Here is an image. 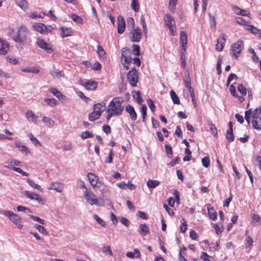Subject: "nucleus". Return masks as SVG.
Listing matches in <instances>:
<instances>
[{
    "mask_svg": "<svg viewBox=\"0 0 261 261\" xmlns=\"http://www.w3.org/2000/svg\"><path fill=\"white\" fill-rule=\"evenodd\" d=\"M10 35L15 42L20 44H24L27 40L28 30L25 27L21 26L18 29L17 32L12 30Z\"/></svg>",
    "mask_w": 261,
    "mask_h": 261,
    "instance_id": "nucleus-2",
    "label": "nucleus"
},
{
    "mask_svg": "<svg viewBox=\"0 0 261 261\" xmlns=\"http://www.w3.org/2000/svg\"><path fill=\"white\" fill-rule=\"evenodd\" d=\"M184 82L187 88H188V89L192 88V87L191 86V81L189 74H188L187 75H185L184 79Z\"/></svg>",
    "mask_w": 261,
    "mask_h": 261,
    "instance_id": "nucleus-41",
    "label": "nucleus"
},
{
    "mask_svg": "<svg viewBox=\"0 0 261 261\" xmlns=\"http://www.w3.org/2000/svg\"><path fill=\"white\" fill-rule=\"evenodd\" d=\"M243 48V42L242 40H238L237 42L231 45V50L233 55L237 58Z\"/></svg>",
    "mask_w": 261,
    "mask_h": 261,
    "instance_id": "nucleus-6",
    "label": "nucleus"
},
{
    "mask_svg": "<svg viewBox=\"0 0 261 261\" xmlns=\"http://www.w3.org/2000/svg\"><path fill=\"white\" fill-rule=\"evenodd\" d=\"M81 137L83 139H85L88 138L93 137V135L89 131H85L81 133Z\"/></svg>",
    "mask_w": 261,
    "mask_h": 261,
    "instance_id": "nucleus-47",
    "label": "nucleus"
},
{
    "mask_svg": "<svg viewBox=\"0 0 261 261\" xmlns=\"http://www.w3.org/2000/svg\"><path fill=\"white\" fill-rule=\"evenodd\" d=\"M106 108V103L103 101L95 104L93 106V112L90 113L89 115V120L94 121L99 118Z\"/></svg>",
    "mask_w": 261,
    "mask_h": 261,
    "instance_id": "nucleus-3",
    "label": "nucleus"
},
{
    "mask_svg": "<svg viewBox=\"0 0 261 261\" xmlns=\"http://www.w3.org/2000/svg\"><path fill=\"white\" fill-rule=\"evenodd\" d=\"M139 232L142 235L145 236L146 234L149 233V230L148 227L146 226V224H141L139 226Z\"/></svg>",
    "mask_w": 261,
    "mask_h": 261,
    "instance_id": "nucleus-30",
    "label": "nucleus"
},
{
    "mask_svg": "<svg viewBox=\"0 0 261 261\" xmlns=\"http://www.w3.org/2000/svg\"><path fill=\"white\" fill-rule=\"evenodd\" d=\"M165 24L168 27L171 25H175V21L171 15L166 14L164 17Z\"/></svg>",
    "mask_w": 261,
    "mask_h": 261,
    "instance_id": "nucleus-25",
    "label": "nucleus"
},
{
    "mask_svg": "<svg viewBox=\"0 0 261 261\" xmlns=\"http://www.w3.org/2000/svg\"><path fill=\"white\" fill-rule=\"evenodd\" d=\"M125 111L129 113V116L132 120L135 121L136 120L137 113L132 106L130 105H127L125 107Z\"/></svg>",
    "mask_w": 261,
    "mask_h": 261,
    "instance_id": "nucleus-17",
    "label": "nucleus"
},
{
    "mask_svg": "<svg viewBox=\"0 0 261 261\" xmlns=\"http://www.w3.org/2000/svg\"><path fill=\"white\" fill-rule=\"evenodd\" d=\"M147 104L151 111L153 112L154 111V109L155 108L153 101L151 99H148L147 100Z\"/></svg>",
    "mask_w": 261,
    "mask_h": 261,
    "instance_id": "nucleus-62",
    "label": "nucleus"
},
{
    "mask_svg": "<svg viewBox=\"0 0 261 261\" xmlns=\"http://www.w3.org/2000/svg\"><path fill=\"white\" fill-rule=\"evenodd\" d=\"M44 101L46 102L47 105H48L51 107H55L58 103V101L54 98H45Z\"/></svg>",
    "mask_w": 261,
    "mask_h": 261,
    "instance_id": "nucleus-37",
    "label": "nucleus"
},
{
    "mask_svg": "<svg viewBox=\"0 0 261 261\" xmlns=\"http://www.w3.org/2000/svg\"><path fill=\"white\" fill-rule=\"evenodd\" d=\"M17 210L19 212H24L25 213L29 212L31 213V211L30 209L27 208L23 206L19 205L17 207Z\"/></svg>",
    "mask_w": 261,
    "mask_h": 261,
    "instance_id": "nucleus-60",
    "label": "nucleus"
},
{
    "mask_svg": "<svg viewBox=\"0 0 261 261\" xmlns=\"http://www.w3.org/2000/svg\"><path fill=\"white\" fill-rule=\"evenodd\" d=\"M214 227L217 234H219L222 232L223 230L222 226H220L217 224H214Z\"/></svg>",
    "mask_w": 261,
    "mask_h": 261,
    "instance_id": "nucleus-64",
    "label": "nucleus"
},
{
    "mask_svg": "<svg viewBox=\"0 0 261 261\" xmlns=\"http://www.w3.org/2000/svg\"><path fill=\"white\" fill-rule=\"evenodd\" d=\"M232 10L235 14L241 16H249V13L245 10L241 9L238 6H235L232 7Z\"/></svg>",
    "mask_w": 261,
    "mask_h": 261,
    "instance_id": "nucleus-21",
    "label": "nucleus"
},
{
    "mask_svg": "<svg viewBox=\"0 0 261 261\" xmlns=\"http://www.w3.org/2000/svg\"><path fill=\"white\" fill-rule=\"evenodd\" d=\"M7 60L10 63H11L14 65H15L18 63V60H17V59H16L15 58H14L12 56H8L7 57Z\"/></svg>",
    "mask_w": 261,
    "mask_h": 261,
    "instance_id": "nucleus-53",
    "label": "nucleus"
},
{
    "mask_svg": "<svg viewBox=\"0 0 261 261\" xmlns=\"http://www.w3.org/2000/svg\"><path fill=\"white\" fill-rule=\"evenodd\" d=\"M226 137L230 142L233 141L234 140V136L233 135L232 131L230 132V130H228L227 131Z\"/></svg>",
    "mask_w": 261,
    "mask_h": 261,
    "instance_id": "nucleus-57",
    "label": "nucleus"
},
{
    "mask_svg": "<svg viewBox=\"0 0 261 261\" xmlns=\"http://www.w3.org/2000/svg\"><path fill=\"white\" fill-rule=\"evenodd\" d=\"M170 94L171 97L173 101V102L175 104L179 105L180 104V100L178 97L177 96L176 94L173 90H171L170 91Z\"/></svg>",
    "mask_w": 261,
    "mask_h": 261,
    "instance_id": "nucleus-35",
    "label": "nucleus"
},
{
    "mask_svg": "<svg viewBox=\"0 0 261 261\" xmlns=\"http://www.w3.org/2000/svg\"><path fill=\"white\" fill-rule=\"evenodd\" d=\"M123 101L120 98L117 97L112 99L106 110L107 120H109L112 117H118L121 114L124 109V106L122 105Z\"/></svg>",
    "mask_w": 261,
    "mask_h": 261,
    "instance_id": "nucleus-1",
    "label": "nucleus"
},
{
    "mask_svg": "<svg viewBox=\"0 0 261 261\" xmlns=\"http://www.w3.org/2000/svg\"><path fill=\"white\" fill-rule=\"evenodd\" d=\"M252 119L253 127L257 130H261V118L254 117Z\"/></svg>",
    "mask_w": 261,
    "mask_h": 261,
    "instance_id": "nucleus-24",
    "label": "nucleus"
},
{
    "mask_svg": "<svg viewBox=\"0 0 261 261\" xmlns=\"http://www.w3.org/2000/svg\"><path fill=\"white\" fill-rule=\"evenodd\" d=\"M36 43L39 47L45 50L48 53H50L54 50L51 45L46 42L42 39H38Z\"/></svg>",
    "mask_w": 261,
    "mask_h": 261,
    "instance_id": "nucleus-10",
    "label": "nucleus"
},
{
    "mask_svg": "<svg viewBox=\"0 0 261 261\" xmlns=\"http://www.w3.org/2000/svg\"><path fill=\"white\" fill-rule=\"evenodd\" d=\"M17 5L23 10L28 9V3L26 0H15Z\"/></svg>",
    "mask_w": 261,
    "mask_h": 261,
    "instance_id": "nucleus-29",
    "label": "nucleus"
},
{
    "mask_svg": "<svg viewBox=\"0 0 261 261\" xmlns=\"http://www.w3.org/2000/svg\"><path fill=\"white\" fill-rule=\"evenodd\" d=\"M9 44L6 41L0 39V55H6L9 50Z\"/></svg>",
    "mask_w": 261,
    "mask_h": 261,
    "instance_id": "nucleus-14",
    "label": "nucleus"
},
{
    "mask_svg": "<svg viewBox=\"0 0 261 261\" xmlns=\"http://www.w3.org/2000/svg\"><path fill=\"white\" fill-rule=\"evenodd\" d=\"M2 213L8 217L9 219L13 222L15 228L19 229L22 228L23 225L22 224L21 219L18 215L8 210L3 211Z\"/></svg>",
    "mask_w": 261,
    "mask_h": 261,
    "instance_id": "nucleus-4",
    "label": "nucleus"
},
{
    "mask_svg": "<svg viewBox=\"0 0 261 261\" xmlns=\"http://www.w3.org/2000/svg\"><path fill=\"white\" fill-rule=\"evenodd\" d=\"M94 218L96 220V221L102 226H105V221L101 219L97 215H94Z\"/></svg>",
    "mask_w": 261,
    "mask_h": 261,
    "instance_id": "nucleus-59",
    "label": "nucleus"
},
{
    "mask_svg": "<svg viewBox=\"0 0 261 261\" xmlns=\"http://www.w3.org/2000/svg\"><path fill=\"white\" fill-rule=\"evenodd\" d=\"M146 107L145 105H142L141 106V112L143 116V121H145V118L146 116Z\"/></svg>",
    "mask_w": 261,
    "mask_h": 261,
    "instance_id": "nucleus-61",
    "label": "nucleus"
},
{
    "mask_svg": "<svg viewBox=\"0 0 261 261\" xmlns=\"http://www.w3.org/2000/svg\"><path fill=\"white\" fill-rule=\"evenodd\" d=\"M23 194L26 197L31 200H36L39 203L41 204H43L45 201V200L40 196L33 192L25 191L23 192Z\"/></svg>",
    "mask_w": 261,
    "mask_h": 261,
    "instance_id": "nucleus-9",
    "label": "nucleus"
},
{
    "mask_svg": "<svg viewBox=\"0 0 261 261\" xmlns=\"http://www.w3.org/2000/svg\"><path fill=\"white\" fill-rule=\"evenodd\" d=\"M133 54L136 56H139L140 55V46L137 44L133 45Z\"/></svg>",
    "mask_w": 261,
    "mask_h": 261,
    "instance_id": "nucleus-52",
    "label": "nucleus"
},
{
    "mask_svg": "<svg viewBox=\"0 0 261 261\" xmlns=\"http://www.w3.org/2000/svg\"><path fill=\"white\" fill-rule=\"evenodd\" d=\"M186 250V247H183L180 249L179 253V260L180 261H188V260L183 256V254H185Z\"/></svg>",
    "mask_w": 261,
    "mask_h": 261,
    "instance_id": "nucleus-43",
    "label": "nucleus"
},
{
    "mask_svg": "<svg viewBox=\"0 0 261 261\" xmlns=\"http://www.w3.org/2000/svg\"><path fill=\"white\" fill-rule=\"evenodd\" d=\"M87 177L92 186H97L96 184L97 183L98 178L94 174L89 173L87 175Z\"/></svg>",
    "mask_w": 261,
    "mask_h": 261,
    "instance_id": "nucleus-23",
    "label": "nucleus"
},
{
    "mask_svg": "<svg viewBox=\"0 0 261 261\" xmlns=\"http://www.w3.org/2000/svg\"><path fill=\"white\" fill-rule=\"evenodd\" d=\"M49 91L53 93L55 96L58 97L59 100L64 102L66 100V97L63 95L59 91L55 88H51Z\"/></svg>",
    "mask_w": 261,
    "mask_h": 261,
    "instance_id": "nucleus-19",
    "label": "nucleus"
},
{
    "mask_svg": "<svg viewBox=\"0 0 261 261\" xmlns=\"http://www.w3.org/2000/svg\"><path fill=\"white\" fill-rule=\"evenodd\" d=\"M222 61V58L221 56H219L218 57V62L217 64V73L218 74H220L221 73V66Z\"/></svg>",
    "mask_w": 261,
    "mask_h": 261,
    "instance_id": "nucleus-48",
    "label": "nucleus"
},
{
    "mask_svg": "<svg viewBox=\"0 0 261 261\" xmlns=\"http://www.w3.org/2000/svg\"><path fill=\"white\" fill-rule=\"evenodd\" d=\"M177 2V0H169L168 8L171 12L174 11Z\"/></svg>",
    "mask_w": 261,
    "mask_h": 261,
    "instance_id": "nucleus-39",
    "label": "nucleus"
},
{
    "mask_svg": "<svg viewBox=\"0 0 261 261\" xmlns=\"http://www.w3.org/2000/svg\"><path fill=\"white\" fill-rule=\"evenodd\" d=\"M51 74L54 78L58 79H60L63 76L61 71H53L51 72Z\"/></svg>",
    "mask_w": 261,
    "mask_h": 261,
    "instance_id": "nucleus-58",
    "label": "nucleus"
},
{
    "mask_svg": "<svg viewBox=\"0 0 261 261\" xmlns=\"http://www.w3.org/2000/svg\"><path fill=\"white\" fill-rule=\"evenodd\" d=\"M245 241L246 242V247H250L251 246H252L253 241L250 237H249V236L247 237L246 238Z\"/></svg>",
    "mask_w": 261,
    "mask_h": 261,
    "instance_id": "nucleus-63",
    "label": "nucleus"
},
{
    "mask_svg": "<svg viewBox=\"0 0 261 261\" xmlns=\"http://www.w3.org/2000/svg\"><path fill=\"white\" fill-rule=\"evenodd\" d=\"M126 256L130 258H134L135 257L140 258L141 256L140 252L137 249H135L133 252H127Z\"/></svg>",
    "mask_w": 261,
    "mask_h": 261,
    "instance_id": "nucleus-26",
    "label": "nucleus"
},
{
    "mask_svg": "<svg viewBox=\"0 0 261 261\" xmlns=\"http://www.w3.org/2000/svg\"><path fill=\"white\" fill-rule=\"evenodd\" d=\"M84 196L87 202L91 205L94 204L99 206L104 205V201L102 199H97L95 195L92 192L85 191L84 193Z\"/></svg>",
    "mask_w": 261,
    "mask_h": 261,
    "instance_id": "nucleus-5",
    "label": "nucleus"
},
{
    "mask_svg": "<svg viewBox=\"0 0 261 261\" xmlns=\"http://www.w3.org/2000/svg\"><path fill=\"white\" fill-rule=\"evenodd\" d=\"M26 117L29 121H31L36 124L37 123L38 116L35 115L32 111H28L26 113Z\"/></svg>",
    "mask_w": 261,
    "mask_h": 261,
    "instance_id": "nucleus-20",
    "label": "nucleus"
},
{
    "mask_svg": "<svg viewBox=\"0 0 261 261\" xmlns=\"http://www.w3.org/2000/svg\"><path fill=\"white\" fill-rule=\"evenodd\" d=\"M202 165L206 168H207L209 167L210 164V160L209 158L207 156L203 158L202 159Z\"/></svg>",
    "mask_w": 261,
    "mask_h": 261,
    "instance_id": "nucleus-51",
    "label": "nucleus"
},
{
    "mask_svg": "<svg viewBox=\"0 0 261 261\" xmlns=\"http://www.w3.org/2000/svg\"><path fill=\"white\" fill-rule=\"evenodd\" d=\"M160 184V181L156 180L148 179L146 182V185L149 188H155Z\"/></svg>",
    "mask_w": 261,
    "mask_h": 261,
    "instance_id": "nucleus-31",
    "label": "nucleus"
},
{
    "mask_svg": "<svg viewBox=\"0 0 261 261\" xmlns=\"http://www.w3.org/2000/svg\"><path fill=\"white\" fill-rule=\"evenodd\" d=\"M127 78L129 83L132 86L135 87L136 86L138 78L135 68L133 69L128 72Z\"/></svg>",
    "mask_w": 261,
    "mask_h": 261,
    "instance_id": "nucleus-8",
    "label": "nucleus"
},
{
    "mask_svg": "<svg viewBox=\"0 0 261 261\" xmlns=\"http://www.w3.org/2000/svg\"><path fill=\"white\" fill-rule=\"evenodd\" d=\"M34 227L43 235L46 236L48 234L47 231L42 226L36 224L34 225Z\"/></svg>",
    "mask_w": 261,
    "mask_h": 261,
    "instance_id": "nucleus-38",
    "label": "nucleus"
},
{
    "mask_svg": "<svg viewBox=\"0 0 261 261\" xmlns=\"http://www.w3.org/2000/svg\"><path fill=\"white\" fill-rule=\"evenodd\" d=\"M80 84L84 86L88 90H94L97 86V83L92 81L84 82V81L81 80Z\"/></svg>",
    "mask_w": 261,
    "mask_h": 261,
    "instance_id": "nucleus-13",
    "label": "nucleus"
},
{
    "mask_svg": "<svg viewBox=\"0 0 261 261\" xmlns=\"http://www.w3.org/2000/svg\"><path fill=\"white\" fill-rule=\"evenodd\" d=\"M34 29L38 32L42 33L45 34L47 33L48 32H50L51 30H48L46 26L42 23H38L34 25Z\"/></svg>",
    "mask_w": 261,
    "mask_h": 261,
    "instance_id": "nucleus-15",
    "label": "nucleus"
},
{
    "mask_svg": "<svg viewBox=\"0 0 261 261\" xmlns=\"http://www.w3.org/2000/svg\"><path fill=\"white\" fill-rule=\"evenodd\" d=\"M27 180L28 184L30 185V186H31L32 187H33L35 189L38 190L39 191H42L41 187L39 185L35 183L33 180L29 178H28Z\"/></svg>",
    "mask_w": 261,
    "mask_h": 261,
    "instance_id": "nucleus-40",
    "label": "nucleus"
},
{
    "mask_svg": "<svg viewBox=\"0 0 261 261\" xmlns=\"http://www.w3.org/2000/svg\"><path fill=\"white\" fill-rule=\"evenodd\" d=\"M71 18L72 19L73 21L74 22L80 23V24H83L84 23V20L82 18H81L80 16L75 14H71Z\"/></svg>",
    "mask_w": 261,
    "mask_h": 261,
    "instance_id": "nucleus-34",
    "label": "nucleus"
},
{
    "mask_svg": "<svg viewBox=\"0 0 261 261\" xmlns=\"http://www.w3.org/2000/svg\"><path fill=\"white\" fill-rule=\"evenodd\" d=\"M226 41L225 36L222 34V37H220L217 40V43L216 45V49L218 51H222L224 47V45Z\"/></svg>",
    "mask_w": 261,
    "mask_h": 261,
    "instance_id": "nucleus-16",
    "label": "nucleus"
},
{
    "mask_svg": "<svg viewBox=\"0 0 261 261\" xmlns=\"http://www.w3.org/2000/svg\"><path fill=\"white\" fill-rule=\"evenodd\" d=\"M48 189L49 190H55L58 192L61 193L63 191V186L62 184L55 182L51 183L49 187H48Z\"/></svg>",
    "mask_w": 261,
    "mask_h": 261,
    "instance_id": "nucleus-18",
    "label": "nucleus"
},
{
    "mask_svg": "<svg viewBox=\"0 0 261 261\" xmlns=\"http://www.w3.org/2000/svg\"><path fill=\"white\" fill-rule=\"evenodd\" d=\"M235 22L239 24H241V25H247V26L248 25L247 24V23L248 22L246 21L245 20H244L243 18H242L241 17H237L235 20Z\"/></svg>",
    "mask_w": 261,
    "mask_h": 261,
    "instance_id": "nucleus-49",
    "label": "nucleus"
},
{
    "mask_svg": "<svg viewBox=\"0 0 261 261\" xmlns=\"http://www.w3.org/2000/svg\"><path fill=\"white\" fill-rule=\"evenodd\" d=\"M133 97L139 104L141 103V102L143 101V99L141 95V93L139 91H138L137 92H133Z\"/></svg>",
    "mask_w": 261,
    "mask_h": 261,
    "instance_id": "nucleus-36",
    "label": "nucleus"
},
{
    "mask_svg": "<svg viewBox=\"0 0 261 261\" xmlns=\"http://www.w3.org/2000/svg\"><path fill=\"white\" fill-rule=\"evenodd\" d=\"M210 130L212 134L214 135L215 136L217 135V129L215 125L213 123L208 124Z\"/></svg>",
    "mask_w": 261,
    "mask_h": 261,
    "instance_id": "nucleus-50",
    "label": "nucleus"
},
{
    "mask_svg": "<svg viewBox=\"0 0 261 261\" xmlns=\"http://www.w3.org/2000/svg\"><path fill=\"white\" fill-rule=\"evenodd\" d=\"M42 122L46 124L48 127H53L54 126L55 122L51 118L47 117H43L42 118Z\"/></svg>",
    "mask_w": 261,
    "mask_h": 261,
    "instance_id": "nucleus-32",
    "label": "nucleus"
},
{
    "mask_svg": "<svg viewBox=\"0 0 261 261\" xmlns=\"http://www.w3.org/2000/svg\"><path fill=\"white\" fill-rule=\"evenodd\" d=\"M238 90L242 95H245L247 93L246 88L241 84L238 85Z\"/></svg>",
    "mask_w": 261,
    "mask_h": 261,
    "instance_id": "nucleus-45",
    "label": "nucleus"
},
{
    "mask_svg": "<svg viewBox=\"0 0 261 261\" xmlns=\"http://www.w3.org/2000/svg\"><path fill=\"white\" fill-rule=\"evenodd\" d=\"M130 34V40L133 42H138L140 41L142 37V32L141 29L137 27L136 29H134L129 33Z\"/></svg>",
    "mask_w": 261,
    "mask_h": 261,
    "instance_id": "nucleus-7",
    "label": "nucleus"
},
{
    "mask_svg": "<svg viewBox=\"0 0 261 261\" xmlns=\"http://www.w3.org/2000/svg\"><path fill=\"white\" fill-rule=\"evenodd\" d=\"M208 215L210 219L215 220L217 218V213L215 212L213 207L207 206Z\"/></svg>",
    "mask_w": 261,
    "mask_h": 261,
    "instance_id": "nucleus-33",
    "label": "nucleus"
},
{
    "mask_svg": "<svg viewBox=\"0 0 261 261\" xmlns=\"http://www.w3.org/2000/svg\"><path fill=\"white\" fill-rule=\"evenodd\" d=\"M246 29L254 34H258L259 37L261 38V31L254 27L252 25H247Z\"/></svg>",
    "mask_w": 261,
    "mask_h": 261,
    "instance_id": "nucleus-27",
    "label": "nucleus"
},
{
    "mask_svg": "<svg viewBox=\"0 0 261 261\" xmlns=\"http://www.w3.org/2000/svg\"><path fill=\"white\" fill-rule=\"evenodd\" d=\"M122 64L123 66H125V64H128L132 62V58L127 57V56L122 57Z\"/></svg>",
    "mask_w": 261,
    "mask_h": 261,
    "instance_id": "nucleus-54",
    "label": "nucleus"
},
{
    "mask_svg": "<svg viewBox=\"0 0 261 261\" xmlns=\"http://www.w3.org/2000/svg\"><path fill=\"white\" fill-rule=\"evenodd\" d=\"M29 217L35 221H37L41 224H44L45 221L43 219H42L37 216H35L31 215H29Z\"/></svg>",
    "mask_w": 261,
    "mask_h": 261,
    "instance_id": "nucleus-56",
    "label": "nucleus"
},
{
    "mask_svg": "<svg viewBox=\"0 0 261 261\" xmlns=\"http://www.w3.org/2000/svg\"><path fill=\"white\" fill-rule=\"evenodd\" d=\"M60 30L61 31V36L62 38L72 35V31L70 28L61 27Z\"/></svg>",
    "mask_w": 261,
    "mask_h": 261,
    "instance_id": "nucleus-22",
    "label": "nucleus"
},
{
    "mask_svg": "<svg viewBox=\"0 0 261 261\" xmlns=\"http://www.w3.org/2000/svg\"><path fill=\"white\" fill-rule=\"evenodd\" d=\"M251 113H252L251 109H250V110H248L245 111V119L248 124H250V118L251 116Z\"/></svg>",
    "mask_w": 261,
    "mask_h": 261,
    "instance_id": "nucleus-46",
    "label": "nucleus"
},
{
    "mask_svg": "<svg viewBox=\"0 0 261 261\" xmlns=\"http://www.w3.org/2000/svg\"><path fill=\"white\" fill-rule=\"evenodd\" d=\"M21 70L22 72H29V73H38L40 69L39 67H28V68H24L21 69Z\"/></svg>",
    "mask_w": 261,
    "mask_h": 261,
    "instance_id": "nucleus-28",
    "label": "nucleus"
},
{
    "mask_svg": "<svg viewBox=\"0 0 261 261\" xmlns=\"http://www.w3.org/2000/svg\"><path fill=\"white\" fill-rule=\"evenodd\" d=\"M118 20V28L117 32L118 34H122L124 32L125 28V22L123 16L119 15L117 17Z\"/></svg>",
    "mask_w": 261,
    "mask_h": 261,
    "instance_id": "nucleus-11",
    "label": "nucleus"
},
{
    "mask_svg": "<svg viewBox=\"0 0 261 261\" xmlns=\"http://www.w3.org/2000/svg\"><path fill=\"white\" fill-rule=\"evenodd\" d=\"M165 149L167 154L169 158H171L172 156V148L169 145H165Z\"/></svg>",
    "mask_w": 261,
    "mask_h": 261,
    "instance_id": "nucleus-55",
    "label": "nucleus"
},
{
    "mask_svg": "<svg viewBox=\"0 0 261 261\" xmlns=\"http://www.w3.org/2000/svg\"><path fill=\"white\" fill-rule=\"evenodd\" d=\"M97 52L100 58H105L106 52L101 45L97 46Z\"/></svg>",
    "mask_w": 261,
    "mask_h": 261,
    "instance_id": "nucleus-44",
    "label": "nucleus"
},
{
    "mask_svg": "<svg viewBox=\"0 0 261 261\" xmlns=\"http://www.w3.org/2000/svg\"><path fill=\"white\" fill-rule=\"evenodd\" d=\"M131 7L135 12H138L139 10V5L138 0H132Z\"/></svg>",
    "mask_w": 261,
    "mask_h": 261,
    "instance_id": "nucleus-42",
    "label": "nucleus"
},
{
    "mask_svg": "<svg viewBox=\"0 0 261 261\" xmlns=\"http://www.w3.org/2000/svg\"><path fill=\"white\" fill-rule=\"evenodd\" d=\"M180 43L181 48L183 51H186L188 43L187 34L185 31H181L180 33Z\"/></svg>",
    "mask_w": 261,
    "mask_h": 261,
    "instance_id": "nucleus-12",
    "label": "nucleus"
}]
</instances>
